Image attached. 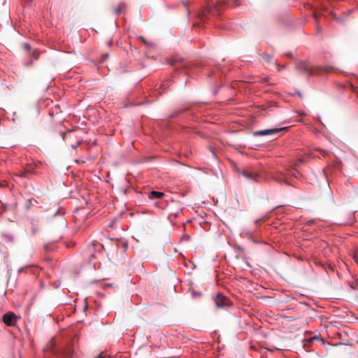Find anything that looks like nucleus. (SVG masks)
Returning <instances> with one entry per match:
<instances>
[{"mask_svg":"<svg viewBox=\"0 0 358 358\" xmlns=\"http://www.w3.org/2000/svg\"><path fill=\"white\" fill-rule=\"evenodd\" d=\"M296 68L299 71L308 76L321 75L327 73L334 70L331 66H322L319 64H312L306 61H299L296 63Z\"/></svg>","mask_w":358,"mask_h":358,"instance_id":"nucleus-1","label":"nucleus"},{"mask_svg":"<svg viewBox=\"0 0 358 358\" xmlns=\"http://www.w3.org/2000/svg\"><path fill=\"white\" fill-rule=\"evenodd\" d=\"M194 15L199 20V22L194 23L193 26L197 27L201 23H204L211 17L220 15V9L217 6L207 4L198 9Z\"/></svg>","mask_w":358,"mask_h":358,"instance_id":"nucleus-2","label":"nucleus"},{"mask_svg":"<svg viewBox=\"0 0 358 358\" xmlns=\"http://www.w3.org/2000/svg\"><path fill=\"white\" fill-rule=\"evenodd\" d=\"M171 118H179L180 120H194L192 111H189L187 108H182L174 111L171 115Z\"/></svg>","mask_w":358,"mask_h":358,"instance_id":"nucleus-3","label":"nucleus"},{"mask_svg":"<svg viewBox=\"0 0 358 358\" xmlns=\"http://www.w3.org/2000/svg\"><path fill=\"white\" fill-rule=\"evenodd\" d=\"M215 303L218 308H225L231 306L230 300L221 292L216 295Z\"/></svg>","mask_w":358,"mask_h":358,"instance_id":"nucleus-4","label":"nucleus"},{"mask_svg":"<svg viewBox=\"0 0 358 358\" xmlns=\"http://www.w3.org/2000/svg\"><path fill=\"white\" fill-rule=\"evenodd\" d=\"M241 174L247 180L251 182L259 181V174L250 169H244L240 171Z\"/></svg>","mask_w":358,"mask_h":358,"instance_id":"nucleus-5","label":"nucleus"},{"mask_svg":"<svg viewBox=\"0 0 358 358\" xmlns=\"http://www.w3.org/2000/svg\"><path fill=\"white\" fill-rule=\"evenodd\" d=\"M2 320L6 326H14L17 321V316L13 312H8L3 315Z\"/></svg>","mask_w":358,"mask_h":358,"instance_id":"nucleus-6","label":"nucleus"},{"mask_svg":"<svg viewBox=\"0 0 358 358\" xmlns=\"http://www.w3.org/2000/svg\"><path fill=\"white\" fill-rule=\"evenodd\" d=\"M281 131L280 129H268L264 130H259L253 132L254 136H268L279 133Z\"/></svg>","mask_w":358,"mask_h":358,"instance_id":"nucleus-7","label":"nucleus"},{"mask_svg":"<svg viewBox=\"0 0 358 358\" xmlns=\"http://www.w3.org/2000/svg\"><path fill=\"white\" fill-rule=\"evenodd\" d=\"M272 179L280 184L285 183L287 185H289V183L287 180V176L285 173H276L273 174L271 176Z\"/></svg>","mask_w":358,"mask_h":358,"instance_id":"nucleus-8","label":"nucleus"},{"mask_svg":"<svg viewBox=\"0 0 358 358\" xmlns=\"http://www.w3.org/2000/svg\"><path fill=\"white\" fill-rule=\"evenodd\" d=\"M27 57L31 60H38L41 55V51L38 48H34L33 50L27 54Z\"/></svg>","mask_w":358,"mask_h":358,"instance_id":"nucleus-9","label":"nucleus"},{"mask_svg":"<svg viewBox=\"0 0 358 358\" xmlns=\"http://www.w3.org/2000/svg\"><path fill=\"white\" fill-rule=\"evenodd\" d=\"M66 214L65 210L61 206H57L50 215L51 217H63Z\"/></svg>","mask_w":358,"mask_h":358,"instance_id":"nucleus-10","label":"nucleus"},{"mask_svg":"<svg viewBox=\"0 0 358 358\" xmlns=\"http://www.w3.org/2000/svg\"><path fill=\"white\" fill-rule=\"evenodd\" d=\"M164 195L162 192L151 191L148 193V197L150 199L155 200L162 198Z\"/></svg>","mask_w":358,"mask_h":358,"instance_id":"nucleus-11","label":"nucleus"},{"mask_svg":"<svg viewBox=\"0 0 358 358\" xmlns=\"http://www.w3.org/2000/svg\"><path fill=\"white\" fill-rule=\"evenodd\" d=\"M261 57L267 63H271L273 61V57L266 52H262Z\"/></svg>","mask_w":358,"mask_h":358,"instance_id":"nucleus-12","label":"nucleus"},{"mask_svg":"<svg viewBox=\"0 0 358 358\" xmlns=\"http://www.w3.org/2000/svg\"><path fill=\"white\" fill-rule=\"evenodd\" d=\"M125 7H126L125 3L121 2L118 5V6L115 9V13L117 15H120L122 13V11L123 10V9L125 8Z\"/></svg>","mask_w":358,"mask_h":358,"instance_id":"nucleus-13","label":"nucleus"},{"mask_svg":"<svg viewBox=\"0 0 358 358\" xmlns=\"http://www.w3.org/2000/svg\"><path fill=\"white\" fill-rule=\"evenodd\" d=\"M287 177L288 176H293V177H295V178H297L298 175L299 174V172L294 169H290V170H287V172L285 173Z\"/></svg>","mask_w":358,"mask_h":358,"instance_id":"nucleus-14","label":"nucleus"},{"mask_svg":"<svg viewBox=\"0 0 358 358\" xmlns=\"http://www.w3.org/2000/svg\"><path fill=\"white\" fill-rule=\"evenodd\" d=\"M182 212V208L180 206H178L175 210H173L169 216H174L178 217V215Z\"/></svg>","mask_w":358,"mask_h":358,"instance_id":"nucleus-15","label":"nucleus"},{"mask_svg":"<svg viewBox=\"0 0 358 358\" xmlns=\"http://www.w3.org/2000/svg\"><path fill=\"white\" fill-rule=\"evenodd\" d=\"M171 83V81L170 80H164L161 83L160 87L164 91L170 86Z\"/></svg>","mask_w":358,"mask_h":358,"instance_id":"nucleus-16","label":"nucleus"},{"mask_svg":"<svg viewBox=\"0 0 358 358\" xmlns=\"http://www.w3.org/2000/svg\"><path fill=\"white\" fill-rule=\"evenodd\" d=\"M33 266H34V265L30 264V265H27V266H24V267L20 268L18 269V271H17V273H27L28 272V270H29L30 268L33 267Z\"/></svg>","mask_w":358,"mask_h":358,"instance_id":"nucleus-17","label":"nucleus"},{"mask_svg":"<svg viewBox=\"0 0 358 358\" xmlns=\"http://www.w3.org/2000/svg\"><path fill=\"white\" fill-rule=\"evenodd\" d=\"M23 48L27 52V54L34 50L28 43H24L23 44Z\"/></svg>","mask_w":358,"mask_h":358,"instance_id":"nucleus-18","label":"nucleus"},{"mask_svg":"<svg viewBox=\"0 0 358 358\" xmlns=\"http://www.w3.org/2000/svg\"><path fill=\"white\" fill-rule=\"evenodd\" d=\"M34 62V60H31V59H29V61H27V62H24L22 63V65H23V66H24V67H30V66H33Z\"/></svg>","mask_w":358,"mask_h":358,"instance_id":"nucleus-19","label":"nucleus"},{"mask_svg":"<svg viewBox=\"0 0 358 358\" xmlns=\"http://www.w3.org/2000/svg\"><path fill=\"white\" fill-rule=\"evenodd\" d=\"M275 66L277 68L278 71H281L283 69H285V68H286L285 65H281V64H278L277 62L275 63Z\"/></svg>","mask_w":358,"mask_h":358,"instance_id":"nucleus-20","label":"nucleus"},{"mask_svg":"<svg viewBox=\"0 0 358 358\" xmlns=\"http://www.w3.org/2000/svg\"><path fill=\"white\" fill-rule=\"evenodd\" d=\"M43 249L45 250V251H51L53 250V248L52 247L51 244L50 243H46L43 245Z\"/></svg>","mask_w":358,"mask_h":358,"instance_id":"nucleus-21","label":"nucleus"},{"mask_svg":"<svg viewBox=\"0 0 358 358\" xmlns=\"http://www.w3.org/2000/svg\"><path fill=\"white\" fill-rule=\"evenodd\" d=\"M31 1L32 0H22V3L24 4V6L28 7L30 6Z\"/></svg>","mask_w":358,"mask_h":358,"instance_id":"nucleus-22","label":"nucleus"},{"mask_svg":"<svg viewBox=\"0 0 358 358\" xmlns=\"http://www.w3.org/2000/svg\"><path fill=\"white\" fill-rule=\"evenodd\" d=\"M19 120L18 117L16 115V113H13V122H16Z\"/></svg>","mask_w":358,"mask_h":358,"instance_id":"nucleus-23","label":"nucleus"},{"mask_svg":"<svg viewBox=\"0 0 358 358\" xmlns=\"http://www.w3.org/2000/svg\"><path fill=\"white\" fill-rule=\"evenodd\" d=\"M60 136H62L63 140H65L66 136V133L65 131H61Z\"/></svg>","mask_w":358,"mask_h":358,"instance_id":"nucleus-24","label":"nucleus"},{"mask_svg":"<svg viewBox=\"0 0 358 358\" xmlns=\"http://www.w3.org/2000/svg\"><path fill=\"white\" fill-rule=\"evenodd\" d=\"M318 339H319V338H318L317 336H314V337L311 338L310 339V341L312 343V342H313L314 341H315V340H318Z\"/></svg>","mask_w":358,"mask_h":358,"instance_id":"nucleus-25","label":"nucleus"},{"mask_svg":"<svg viewBox=\"0 0 358 358\" xmlns=\"http://www.w3.org/2000/svg\"><path fill=\"white\" fill-rule=\"evenodd\" d=\"M314 222H315L314 220H310L308 221L307 224L308 225H310V224H313Z\"/></svg>","mask_w":358,"mask_h":358,"instance_id":"nucleus-26","label":"nucleus"},{"mask_svg":"<svg viewBox=\"0 0 358 358\" xmlns=\"http://www.w3.org/2000/svg\"><path fill=\"white\" fill-rule=\"evenodd\" d=\"M182 3L185 6H187V5L189 3V1H183Z\"/></svg>","mask_w":358,"mask_h":358,"instance_id":"nucleus-27","label":"nucleus"},{"mask_svg":"<svg viewBox=\"0 0 358 358\" xmlns=\"http://www.w3.org/2000/svg\"><path fill=\"white\" fill-rule=\"evenodd\" d=\"M80 145V142H78L76 145H72V148L76 149Z\"/></svg>","mask_w":358,"mask_h":358,"instance_id":"nucleus-28","label":"nucleus"},{"mask_svg":"<svg viewBox=\"0 0 358 358\" xmlns=\"http://www.w3.org/2000/svg\"><path fill=\"white\" fill-rule=\"evenodd\" d=\"M286 55H287V56L288 57H290V58H292V57H293V55H292V52H288V53H287Z\"/></svg>","mask_w":358,"mask_h":358,"instance_id":"nucleus-29","label":"nucleus"},{"mask_svg":"<svg viewBox=\"0 0 358 358\" xmlns=\"http://www.w3.org/2000/svg\"><path fill=\"white\" fill-rule=\"evenodd\" d=\"M139 38L144 43H146V41L145 40V38L143 37V36H139Z\"/></svg>","mask_w":358,"mask_h":358,"instance_id":"nucleus-30","label":"nucleus"},{"mask_svg":"<svg viewBox=\"0 0 358 358\" xmlns=\"http://www.w3.org/2000/svg\"><path fill=\"white\" fill-rule=\"evenodd\" d=\"M261 221H262L261 219H258V220H255V224H258Z\"/></svg>","mask_w":358,"mask_h":358,"instance_id":"nucleus-31","label":"nucleus"},{"mask_svg":"<svg viewBox=\"0 0 358 358\" xmlns=\"http://www.w3.org/2000/svg\"><path fill=\"white\" fill-rule=\"evenodd\" d=\"M6 186V184H1L0 182V187L3 188V187H5Z\"/></svg>","mask_w":358,"mask_h":358,"instance_id":"nucleus-32","label":"nucleus"},{"mask_svg":"<svg viewBox=\"0 0 358 358\" xmlns=\"http://www.w3.org/2000/svg\"><path fill=\"white\" fill-rule=\"evenodd\" d=\"M313 17H314L315 20H317V17H318V16H317V15L316 13H314V14H313Z\"/></svg>","mask_w":358,"mask_h":358,"instance_id":"nucleus-33","label":"nucleus"},{"mask_svg":"<svg viewBox=\"0 0 358 358\" xmlns=\"http://www.w3.org/2000/svg\"><path fill=\"white\" fill-rule=\"evenodd\" d=\"M102 56L105 59V58H106L108 56V54L106 53V54H103Z\"/></svg>","mask_w":358,"mask_h":358,"instance_id":"nucleus-34","label":"nucleus"},{"mask_svg":"<svg viewBox=\"0 0 358 358\" xmlns=\"http://www.w3.org/2000/svg\"><path fill=\"white\" fill-rule=\"evenodd\" d=\"M219 90L217 89L213 92L214 95L217 94L218 93Z\"/></svg>","mask_w":358,"mask_h":358,"instance_id":"nucleus-35","label":"nucleus"},{"mask_svg":"<svg viewBox=\"0 0 358 358\" xmlns=\"http://www.w3.org/2000/svg\"><path fill=\"white\" fill-rule=\"evenodd\" d=\"M181 66L184 68V69H186L187 68V64H182Z\"/></svg>","mask_w":358,"mask_h":358,"instance_id":"nucleus-36","label":"nucleus"},{"mask_svg":"<svg viewBox=\"0 0 358 358\" xmlns=\"http://www.w3.org/2000/svg\"><path fill=\"white\" fill-rule=\"evenodd\" d=\"M354 258L355 260L358 263V256L355 255Z\"/></svg>","mask_w":358,"mask_h":358,"instance_id":"nucleus-37","label":"nucleus"},{"mask_svg":"<svg viewBox=\"0 0 358 358\" xmlns=\"http://www.w3.org/2000/svg\"><path fill=\"white\" fill-rule=\"evenodd\" d=\"M96 358H103L101 355H99Z\"/></svg>","mask_w":358,"mask_h":358,"instance_id":"nucleus-38","label":"nucleus"},{"mask_svg":"<svg viewBox=\"0 0 358 358\" xmlns=\"http://www.w3.org/2000/svg\"><path fill=\"white\" fill-rule=\"evenodd\" d=\"M112 43H113V41H112V40H110V41H108V45H111V44H112Z\"/></svg>","mask_w":358,"mask_h":358,"instance_id":"nucleus-39","label":"nucleus"},{"mask_svg":"<svg viewBox=\"0 0 358 358\" xmlns=\"http://www.w3.org/2000/svg\"><path fill=\"white\" fill-rule=\"evenodd\" d=\"M231 1H233L234 3H237L239 0H231Z\"/></svg>","mask_w":358,"mask_h":358,"instance_id":"nucleus-40","label":"nucleus"},{"mask_svg":"<svg viewBox=\"0 0 358 358\" xmlns=\"http://www.w3.org/2000/svg\"><path fill=\"white\" fill-rule=\"evenodd\" d=\"M155 205L157 207H159V202H155Z\"/></svg>","mask_w":358,"mask_h":358,"instance_id":"nucleus-41","label":"nucleus"},{"mask_svg":"<svg viewBox=\"0 0 358 358\" xmlns=\"http://www.w3.org/2000/svg\"><path fill=\"white\" fill-rule=\"evenodd\" d=\"M349 223L348 222H343V223H340L339 224H348Z\"/></svg>","mask_w":358,"mask_h":358,"instance_id":"nucleus-42","label":"nucleus"},{"mask_svg":"<svg viewBox=\"0 0 358 358\" xmlns=\"http://www.w3.org/2000/svg\"><path fill=\"white\" fill-rule=\"evenodd\" d=\"M337 20H338V21H339V22H341V21H342V19H341V18H340V17H338V18H337Z\"/></svg>","mask_w":358,"mask_h":358,"instance_id":"nucleus-43","label":"nucleus"},{"mask_svg":"<svg viewBox=\"0 0 358 358\" xmlns=\"http://www.w3.org/2000/svg\"><path fill=\"white\" fill-rule=\"evenodd\" d=\"M317 31H318V32H319V31H320V27H318V26H317Z\"/></svg>","mask_w":358,"mask_h":358,"instance_id":"nucleus-44","label":"nucleus"},{"mask_svg":"<svg viewBox=\"0 0 358 358\" xmlns=\"http://www.w3.org/2000/svg\"><path fill=\"white\" fill-rule=\"evenodd\" d=\"M187 14L189 15V10L187 9Z\"/></svg>","mask_w":358,"mask_h":358,"instance_id":"nucleus-45","label":"nucleus"},{"mask_svg":"<svg viewBox=\"0 0 358 358\" xmlns=\"http://www.w3.org/2000/svg\"><path fill=\"white\" fill-rule=\"evenodd\" d=\"M357 343H358V341H357Z\"/></svg>","mask_w":358,"mask_h":358,"instance_id":"nucleus-46","label":"nucleus"}]
</instances>
